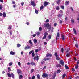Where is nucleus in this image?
<instances>
[{
    "label": "nucleus",
    "mask_w": 79,
    "mask_h": 79,
    "mask_svg": "<svg viewBox=\"0 0 79 79\" xmlns=\"http://www.w3.org/2000/svg\"><path fill=\"white\" fill-rule=\"evenodd\" d=\"M39 30L40 31H41L42 30V27H40L39 28Z\"/></svg>",
    "instance_id": "49530a36"
},
{
    "label": "nucleus",
    "mask_w": 79,
    "mask_h": 79,
    "mask_svg": "<svg viewBox=\"0 0 79 79\" xmlns=\"http://www.w3.org/2000/svg\"><path fill=\"white\" fill-rule=\"evenodd\" d=\"M3 15V14L2 13H0V16H2Z\"/></svg>",
    "instance_id": "e2e57ef3"
},
{
    "label": "nucleus",
    "mask_w": 79,
    "mask_h": 79,
    "mask_svg": "<svg viewBox=\"0 0 79 79\" xmlns=\"http://www.w3.org/2000/svg\"><path fill=\"white\" fill-rule=\"evenodd\" d=\"M9 29H11V27H9V28H8Z\"/></svg>",
    "instance_id": "69168bd1"
},
{
    "label": "nucleus",
    "mask_w": 79,
    "mask_h": 79,
    "mask_svg": "<svg viewBox=\"0 0 79 79\" xmlns=\"http://www.w3.org/2000/svg\"><path fill=\"white\" fill-rule=\"evenodd\" d=\"M44 26L45 27H48L50 26V25L49 23L46 24L44 25Z\"/></svg>",
    "instance_id": "1a4fd4ad"
},
{
    "label": "nucleus",
    "mask_w": 79,
    "mask_h": 79,
    "mask_svg": "<svg viewBox=\"0 0 79 79\" xmlns=\"http://www.w3.org/2000/svg\"><path fill=\"white\" fill-rule=\"evenodd\" d=\"M40 34V33L39 32H37V34L38 35H39Z\"/></svg>",
    "instance_id": "774afa93"
},
{
    "label": "nucleus",
    "mask_w": 79,
    "mask_h": 79,
    "mask_svg": "<svg viewBox=\"0 0 79 79\" xmlns=\"http://www.w3.org/2000/svg\"><path fill=\"white\" fill-rule=\"evenodd\" d=\"M55 55L56 58L57 60H60V57H58V54H57V53H55Z\"/></svg>",
    "instance_id": "7ed1b4c3"
},
{
    "label": "nucleus",
    "mask_w": 79,
    "mask_h": 79,
    "mask_svg": "<svg viewBox=\"0 0 79 79\" xmlns=\"http://www.w3.org/2000/svg\"><path fill=\"white\" fill-rule=\"evenodd\" d=\"M36 36V34H35L33 35V37H35V36Z\"/></svg>",
    "instance_id": "5fc2aeb1"
},
{
    "label": "nucleus",
    "mask_w": 79,
    "mask_h": 79,
    "mask_svg": "<svg viewBox=\"0 0 79 79\" xmlns=\"http://www.w3.org/2000/svg\"><path fill=\"white\" fill-rule=\"evenodd\" d=\"M50 60V58H45L44 60V61H47V60Z\"/></svg>",
    "instance_id": "2eb2a0df"
},
{
    "label": "nucleus",
    "mask_w": 79,
    "mask_h": 79,
    "mask_svg": "<svg viewBox=\"0 0 79 79\" xmlns=\"http://www.w3.org/2000/svg\"><path fill=\"white\" fill-rule=\"evenodd\" d=\"M61 51L62 53H63V52L64 51V50L63 49V48L61 49Z\"/></svg>",
    "instance_id": "864d4df0"
},
{
    "label": "nucleus",
    "mask_w": 79,
    "mask_h": 79,
    "mask_svg": "<svg viewBox=\"0 0 79 79\" xmlns=\"http://www.w3.org/2000/svg\"><path fill=\"white\" fill-rule=\"evenodd\" d=\"M48 3L49 2H47L45 1L44 3V6H47V5L48 4Z\"/></svg>",
    "instance_id": "423d86ee"
},
{
    "label": "nucleus",
    "mask_w": 79,
    "mask_h": 79,
    "mask_svg": "<svg viewBox=\"0 0 79 79\" xmlns=\"http://www.w3.org/2000/svg\"><path fill=\"white\" fill-rule=\"evenodd\" d=\"M46 23H48V22H49V20L48 19H47L46 21Z\"/></svg>",
    "instance_id": "bf43d9fd"
},
{
    "label": "nucleus",
    "mask_w": 79,
    "mask_h": 79,
    "mask_svg": "<svg viewBox=\"0 0 79 79\" xmlns=\"http://www.w3.org/2000/svg\"><path fill=\"white\" fill-rule=\"evenodd\" d=\"M17 72L18 74L21 73V70L19 69L17 70Z\"/></svg>",
    "instance_id": "9b49d317"
},
{
    "label": "nucleus",
    "mask_w": 79,
    "mask_h": 79,
    "mask_svg": "<svg viewBox=\"0 0 79 79\" xmlns=\"http://www.w3.org/2000/svg\"><path fill=\"white\" fill-rule=\"evenodd\" d=\"M60 0H59L57 2V3L58 5H59L60 4Z\"/></svg>",
    "instance_id": "4c0bfd02"
},
{
    "label": "nucleus",
    "mask_w": 79,
    "mask_h": 79,
    "mask_svg": "<svg viewBox=\"0 0 79 79\" xmlns=\"http://www.w3.org/2000/svg\"><path fill=\"white\" fill-rule=\"evenodd\" d=\"M66 76V74H64L62 76V78H64Z\"/></svg>",
    "instance_id": "ea45409f"
},
{
    "label": "nucleus",
    "mask_w": 79,
    "mask_h": 79,
    "mask_svg": "<svg viewBox=\"0 0 79 79\" xmlns=\"http://www.w3.org/2000/svg\"><path fill=\"white\" fill-rule=\"evenodd\" d=\"M44 8V6L42 5L41 6L40 8V10H42Z\"/></svg>",
    "instance_id": "72a5a7b5"
},
{
    "label": "nucleus",
    "mask_w": 79,
    "mask_h": 79,
    "mask_svg": "<svg viewBox=\"0 0 79 79\" xmlns=\"http://www.w3.org/2000/svg\"><path fill=\"white\" fill-rule=\"evenodd\" d=\"M70 56V54H69V53H68L66 55V56L68 58L69 57V56Z\"/></svg>",
    "instance_id": "a211bd4d"
},
{
    "label": "nucleus",
    "mask_w": 79,
    "mask_h": 79,
    "mask_svg": "<svg viewBox=\"0 0 79 79\" xmlns=\"http://www.w3.org/2000/svg\"><path fill=\"white\" fill-rule=\"evenodd\" d=\"M35 12L37 14H38V11L37 10H36V9H35Z\"/></svg>",
    "instance_id": "37998d69"
},
{
    "label": "nucleus",
    "mask_w": 79,
    "mask_h": 79,
    "mask_svg": "<svg viewBox=\"0 0 79 79\" xmlns=\"http://www.w3.org/2000/svg\"><path fill=\"white\" fill-rule=\"evenodd\" d=\"M35 56V54H34V52L32 53V57H34Z\"/></svg>",
    "instance_id": "58836bf2"
},
{
    "label": "nucleus",
    "mask_w": 79,
    "mask_h": 79,
    "mask_svg": "<svg viewBox=\"0 0 79 79\" xmlns=\"http://www.w3.org/2000/svg\"><path fill=\"white\" fill-rule=\"evenodd\" d=\"M48 35V33H47L46 32L44 33V36L43 38L42 39L44 40V39H46V36L47 35Z\"/></svg>",
    "instance_id": "20e7f679"
},
{
    "label": "nucleus",
    "mask_w": 79,
    "mask_h": 79,
    "mask_svg": "<svg viewBox=\"0 0 79 79\" xmlns=\"http://www.w3.org/2000/svg\"><path fill=\"white\" fill-rule=\"evenodd\" d=\"M7 74L8 77H12L13 78H14V75L13 74V73H12L11 74H10V73H8Z\"/></svg>",
    "instance_id": "f257e3e1"
},
{
    "label": "nucleus",
    "mask_w": 79,
    "mask_h": 79,
    "mask_svg": "<svg viewBox=\"0 0 79 79\" xmlns=\"http://www.w3.org/2000/svg\"><path fill=\"white\" fill-rule=\"evenodd\" d=\"M61 8L63 10H64V6H61Z\"/></svg>",
    "instance_id": "a878e982"
},
{
    "label": "nucleus",
    "mask_w": 79,
    "mask_h": 79,
    "mask_svg": "<svg viewBox=\"0 0 79 79\" xmlns=\"http://www.w3.org/2000/svg\"><path fill=\"white\" fill-rule=\"evenodd\" d=\"M34 43H37V40L35 39H34L33 40Z\"/></svg>",
    "instance_id": "dca6fc26"
},
{
    "label": "nucleus",
    "mask_w": 79,
    "mask_h": 79,
    "mask_svg": "<svg viewBox=\"0 0 79 79\" xmlns=\"http://www.w3.org/2000/svg\"><path fill=\"white\" fill-rule=\"evenodd\" d=\"M12 64H13V63H12V62H11L10 63H9V66H11V65H12Z\"/></svg>",
    "instance_id": "3c124183"
},
{
    "label": "nucleus",
    "mask_w": 79,
    "mask_h": 79,
    "mask_svg": "<svg viewBox=\"0 0 79 79\" xmlns=\"http://www.w3.org/2000/svg\"><path fill=\"white\" fill-rule=\"evenodd\" d=\"M12 3L13 4H15V2L14 1H12Z\"/></svg>",
    "instance_id": "338daca9"
},
{
    "label": "nucleus",
    "mask_w": 79,
    "mask_h": 79,
    "mask_svg": "<svg viewBox=\"0 0 79 79\" xmlns=\"http://www.w3.org/2000/svg\"><path fill=\"white\" fill-rule=\"evenodd\" d=\"M36 59L37 61H38V60H39V56H37Z\"/></svg>",
    "instance_id": "a18cd8bd"
},
{
    "label": "nucleus",
    "mask_w": 79,
    "mask_h": 79,
    "mask_svg": "<svg viewBox=\"0 0 79 79\" xmlns=\"http://www.w3.org/2000/svg\"><path fill=\"white\" fill-rule=\"evenodd\" d=\"M29 44H32V41L31 40H30L28 42Z\"/></svg>",
    "instance_id": "7c9ffc66"
},
{
    "label": "nucleus",
    "mask_w": 79,
    "mask_h": 79,
    "mask_svg": "<svg viewBox=\"0 0 79 79\" xmlns=\"http://www.w3.org/2000/svg\"><path fill=\"white\" fill-rule=\"evenodd\" d=\"M63 16V14H59L58 15V17H62Z\"/></svg>",
    "instance_id": "4be33fe9"
},
{
    "label": "nucleus",
    "mask_w": 79,
    "mask_h": 79,
    "mask_svg": "<svg viewBox=\"0 0 79 79\" xmlns=\"http://www.w3.org/2000/svg\"><path fill=\"white\" fill-rule=\"evenodd\" d=\"M31 65L32 66H34V65H35V63L33 62H31Z\"/></svg>",
    "instance_id": "4468645a"
},
{
    "label": "nucleus",
    "mask_w": 79,
    "mask_h": 79,
    "mask_svg": "<svg viewBox=\"0 0 79 79\" xmlns=\"http://www.w3.org/2000/svg\"><path fill=\"white\" fill-rule=\"evenodd\" d=\"M51 37H52V36L50 35L48 36V39H50Z\"/></svg>",
    "instance_id": "c756f323"
},
{
    "label": "nucleus",
    "mask_w": 79,
    "mask_h": 79,
    "mask_svg": "<svg viewBox=\"0 0 79 79\" xmlns=\"http://www.w3.org/2000/svg\"><path fill=\"white\" fill-rule=\"evenodd\" d=\"M3 17H6V14L5 12L3 13Z\"/></svg>",
    "instance_id": "393cba45"
},
{
    "label": "nucleus",
    "mask_w": 79,
    "mask_h": 79,
    "mask_svg": "<svg viewBox=\"0 0 79 79\" xmlns=\"http://www.w3.org/2000/svg\"><path fill=\"white\" fill-rule=\"evenodd\" d=\"M60 64H61V65H63V64H64V62H63V60H60Z\"/></svg>",
    "instance_id": "f8f14e48"
},
{
    "label": "nucleus",
    "mask_w": 79,
    "mask_h": 79,
    "mask_svg": "<svg viewBox=\"0 0 79 79\" xmlns=\"http://www.w3.org/2000/svg\"><path fill=\"white\" fill-rule=\"evenodd\" d=\"M3 8V5L0 4V10H2Z\"/></svg>",
    "instance_id": "f3484780"
},
{
    "label": "nucleus",
    "mask_w": 79,
    "mask_h": 79,
    "mask_svg": "<svg viewBox=\"0 0 79 79\" xmlns=\"http://www.w3.org/2000/svg\"><path fill=\"white\" fill-rule=\"evenodd\" d=\"M69 2L68 1H66V2H65V5H68V4H69Z\"/></svg>",
    "instance_id": "ddd939ff"
},
{
    "label": "nucleus",
    "mask_w": 79,
    "mask_h": 79,
    "mask_svg": "<svg viewBox=\"0 0 79 79\" xmlns=\"http://www.w3.org/2000/svg\"><path fill=\"white\" fill-rule=\"evenodd\" d=\"M34 52V51L33 50H32L31 51H30L29 53V55H31V53H33Z\"/></svg>",
    "instance_id": "412c9836"
},
{
    "label": "nucleus",
    "mask_w": 79,
    "mask_h": 79,
    "mask_svg": "<svg viewBox=\"0 0 79 79\" xmlns=\"http://www.w3.org/2000/svg\"><path fill=\"white\" fill-rule=\"evenodd\" d=\"M79 67V65L78 64H76V66H75V69H77Z\"/></svg>",
    "instance_id": "b1692460"
},
{
    "label": "nucleus",
    "mask_w": 79,
    "mask_h": 79,
    "mask_svg": "<svg viewBox=\"0 0 79 79\" xmlns=\"http://www.w3.org/2000/svg\"><path fill=\"white\" fill-rule=\"evenodd\" d=\"M37 77L38 79H40V75L39 74H38L37 75Z\"/></svg>",
    "instance_id": "c85d7f7f"
},
{
    "label": "nucleus",
    "mask_w": 79,
    "mask_h": 79,
    "mask_svg": "<svg viewBox=\"0 0 79 79\" xmlns=\"http://www.w3.org/2000/svg\"><path fill=\"white\" fill-rule=\"evenodd\" d=\"M19 77L20 79H22L23 78V75H20Z\"/></svg>",
    "instance_id": "6ab92c4d"
},
{
    "label": "nucleus",
    "mask_w": 79,
    "mask_h": 79,
    "mask_svg": "<svg viewBox=\"0 0 79 79\" xmlns=\"http://www.w3.org/2000/svg\"><path fill=\"white\" fill-rule=\"evenodd\" d=\"M73 32L75 34H76V30L75 29H73Z\"/></svg>",
    "instance_id": "bb28decb"
},
{
    "label": "nucleus",
    "mask_w": 79,
    "mask_h": 79,
    "mask_svg": "<svg viewBox=\"0 0 79 79\" xmlns=\"http://www.w3.org/2000/svg\"><path fill=\"white\" fill-rule=\"evenodd\" d=\"M8 69L9 70L8 71H11V68H10V67H9Z\"/></svg>",
    "instance_id": "de8ad7c7"
},
{
    "label": "nucleus",
    "mask_w": 79,
    "mask_h": 79,
    "mask_svg": "<svg viewBox=\"0 0 79 79\" xmlns=\"http://www.w3.org/2000/svg\"><path fill=\"white\" fill-rule=\"evenodd\" d=\"M62 39L63 40H64V35H62L61 36Z\"/></svg>",
    "instance_id": "5701e85b"
},
{
    "label": "nucleus",
    "mask_w": 79,
    "mask_h": 79,
    "mask_svg": "<svg viewBox=\"0 0 79 79\" xmlns=\"http://www.w3.org/2000/svg\"><path fill=\"white\" fill-rule=\"evenodd\" d=\"M39 52V50L38 49H36L35 50V52H36V53H37V52Z\"/></svg>",
    "instance_id": "6e6d98bb"
},
{
    "label": "nucleus",
    "mask_w": 79,
    "mask_h": 79,
    "mask_svg": "<svg viewBox=\"0 0 79 79\" xmlns=\"http://www.w3.org/2000/svg\"><path fill=\"white\" fill-rule=\"evenodd\" d=\"M0 2H1V3H3V0H0Z\"/></svg>",
    "instance_id": "052dcab7"
},
{
    "label": "nucleus",
    "mask_w": 79,
    "mask_h": 79,
    "mask_svg": "<svg viewBox=\"0 0 79 79\" xmlns=\"http://www.w3.org/2000/svg\"><path fill=\"white\" fill-rule=\"evenodd\" d=\"M46 56L47 57H51L52 56V54H46Z\"/></svg>",
    "instance_id": "6e6552de"
},
{
    "label": "nucleus",
    "mask_w": 79,
    "mask_h": 79,
    "mask_svg": "<svg viewBox=\"0 0 79 79\" xmlns=\"http://www.w3.org/2000/svg\"><path fill=\"white\" fill-rule=\"evenodd\" d=\"M34 71V69H32L31 71V73L32 74V72Z\"/></svg>",
    "instance_id": "2f4dec72"
},
{
    "label": "nucleus",
    "mask_w": 79,
    "mask_h": 79,
    "mask_svg": "<svg viewBox=\"0 0 79 79\" xmlns=\"http://www.w3.org/2000/svg\"><path fill=\"white\" fill-rule=\"evenodd\" d=\"M75 45L77 48H78V45H77V44H76Z\"/></svg>",
    "instance_id": "603ef678"
},
{
    "label": "nucleus",
    "mask_w": 79,
    "mask_h": 79,
    "mask_svg": "<svg viewBox=\"0 0 79 79\" xmlns=\"http://www.w3.org/2000/svg\"><path fill=\"white\" fill-rule=\"evenodd\" d=\"M72 71H75L74 69L73 68L72 69Z\"/></svg>",
    "instance_id": "0e129e2a"
},
{
    "label": "nucleus",
    "mask_w": 79,
    "mask_h": 79,
    "mask_svg": "<svg viewBox=\"0 0 79 79\" xmlns=\"http://www.w3.org/2000/svg\"><path fill=\"white\" fill-rule=\"evenodd\" d=\"M21 47V44H18L17 45V47Z\"/></svg>",
    "instance_id": "f704fd0d"
},
{
    "label": "nucleus",
    "mask_w": 79,
    "mask_h": 79,
    "mask_svg": "<svg viewBox=\"0 0 79 79\" xmlns=\"http://www.w3.org/2000/svg\"><path fill=\"white\" fill-rule=\"evenodd\" d=\"M35 77L34 76H33L32 77V79H35Z\"/></svg>",
    "instance_id": "79ce46f5"
},
{
    "label": "nucleus",
    "mask_w": 79,
    "mask_h": 79,
    "mask_svg": "<svg viewBox=\"0 0 79 79\" xmlns=\"http://www.w3.org/2000/svg\"><path fill=\"white\" fill-rule=\"evenodd\" d=\"M63 10H61L60 11V13H63Z\"/></svg>",
    "instance_id": "13d9d810"
},
{
    "label": "nucleus",
    "mask_w": 79,
    "mask_h": 79,
    "mask_svg": "<svg viewBox=\"0 0 79 79\" xmlns=\"http://www.w3.org/2000/svg\"><path fill=\"white\" fill-rule=\"evenodd\" d=\"M46 68H47V67L46 66H44L43 69V70H44V69H46Z\"/></svg>",
    "instance_id": "c9c22d12"
},
{
    "label": "nucleus",
    "mask_w": 79,
    "mask_h": 79,
    "mask_svg": "<svg viewBox=\"0 0 79 79\" xmlns=\"http://www.w3.org/2000/svg\"><path fill=\"white\" fill-rule=\"evenodd\" d=\"M21 5L22 6H23V5H24V2H22L21 3Z\"/></svg>",
    "instance_id": "4d7b16f0"
},
{
    "label": "nucleus",
    "mask_w": 79,
    "mask_h": 79,
    "mask_svg": "<svg viewBox=\"0 0 79 79\" xmlns=\"http://www.w3.org/2000/svg\"><path fill=\"white\" fill-rule=\"evenodd\" d=\"M48 74L44 73L43 74L42 77H44V78H45V77H48Z\"/></svg>",
    "instance_id": "f03ea898"
},
{
    "label": "nucleus",
    "mask_w": 79,
    "mask_h": 79,
    "mask_svg": "<svg viewBox=\"0 0 79 79\" xmlns=\"http://www.w3.org/2000/svg\"><path fill=\"white\" fill-rule=\"evenodd\" d=\"M57 37H60V33H57Z\"/></svg>",
    "instance_id": "473e14b6"
},
{
    "label": "nucleus",
    "mask_w": 79,
    "mask_h": 79,
    "mask_svg": "<svg viewBox=\"0 0 79 79\" xmlns=\"http://www.w3.org/2000/svg\"><path fill=\"white\" fill-rule=\"evenodd\" d=\"M44 45H47V43L46 42H45L44 43Z\"/></svg>",
    "instance_id": "680f3d73"
},
{
    "label": "nucleus",
    "mask_w": 79,
    "mask_h": 79,
    "mask_svg": "<svg viewBox=\"0 0 79 79\" xmlns=\"http://www.w3.org/2000/svg\"><path fill=\"white\" fill-rule=\"evenodd\" d=\"M60 73H61V70H58L57 71V73L59 74Z\"/></svg>",
    "instance_id": "aec40b11"
},
{
    "label": "nucleus",
    "mask_w": 79,
    "mask_h": 79,
    "mask_svg": "<svg viewBox=\"0 0 79 79\" xmlns=\"http://www.w3.org/2000/svg\"><path fill=\"white\" fill-rule=\"evenodd\" d=\"M61 66L60 65L58 64L57 65V67H59V68H61Z\"/></svg>",
    "instance_id": "a19ab883"
},
{
    "label": "nucleus",
    "mask_w": 79,
    "mask_h": 79,
    "mask_svg": "<svg viewBox=\"0 0 79 79\" xmlns=\"http://www.w3.org/2000/svg\"><path fill=\"white\" fill-rule=\"evenodd\" d=\"M10 55H14L15 54V52L11 51L10 52Z\"/></svg>",
    "instance_id": "9d476101"
},
{
    "label": "nucleus",
    "mask_w": 79,
    "mask_h": 79,
    "mask_svg": "<svg viewBox=\"0 0 79 79\" xmlns=\"http://www.w3.org/2000/svg\"><path fill=\"white\" fill-rule=\"evenodd\" d=\"M31 4L33 6H35V3H34V1H31Z\"/></svg>",
    "instance_id": "0eeeda50"
},
{
    "label": "nucleus",
    "mask_w": 79,
    "mask_h": 79,
    "mask_svg": "<svg viewBox=\"0 0 79 79\" xmlns=\"http://www.w3.org/2000/svg\"><path fill=\"white\" fill-rule=\"evenodd\" d=\"M71 21L72 23H74V20L73 19H71Z\"/></svg>",
    "instance_id": "cd10ccee"
},
{
    "label": "nucleus",
    "mask_w": 79,
    "mask_h": 79,
    "mask_svg": "<svg viewBox=\"0 0 79 79\" xmlns=\"http://www.w3.org/2000/svg\"><path fill=\"white\" fill-rule=\"evenodd\" d=\"M31 48V46H29L27 45V46H26L24 48L25 50H28Z\"/></svg>",
    "instance_id": "39448f33"
},
{
    "label": "nucleus",
    "mask_w": 79,
    "mask_h": 79,
    "mask_svg": "<svg viewBox=\"0 0 79 79\" xmlns=\"http://www.w3.org/2000/svg\"><path fill=\"white\" fill-rule=\"evenodd\" d=\"M65 67L66 69H68V66L67 65H65Z\"/></svg>",
    "instance_id": "8fccbe9b"
},
{
    "label": "nucleus",
    "mask_w": 79,
    "mask_h": 79,
    "mask_svg": "<svg viewBox=\"0 0 79 79\" xmlns=\"http://www.w3.org/2000/svg\"><path fill=\"white\" fill-rule=\"evenodd\" d=\"M56 9L57 10H60V8H59V7H58V6L56 7Z\"/></svg>",
    "instance_id": "c03bdc74"
},
{
    "label": "nucleus",
    "mask_w": 79,
    "mask_h": 79,
    "mask_svg": "<svg viewBox=\"0 0 79 79\" xmlns=\"http://www.w3.org/2000/svg\"><path fill=\"white\" fill-rule=\"evenodd\" d=\"M56 75V72H54V76H53V77H55Z\"/></svg>",
    "instance_id": "e433bc0d"
},
{
    "label": "nucleus",
    "mask_w": 79,
    "mask_h": 79,
    "mask_svg": "<svg viewBox=\"0 0 79 79\" xmlns=\"http://www.w3.org/2000/svg\"><path fill=\"white\" fill-rule=\"evenodd\" d=\"M18 65L19 66H21V63L20 62H18Z\"/></svg>",
    "instance_id": "09e8293b"
}]
</instances>
